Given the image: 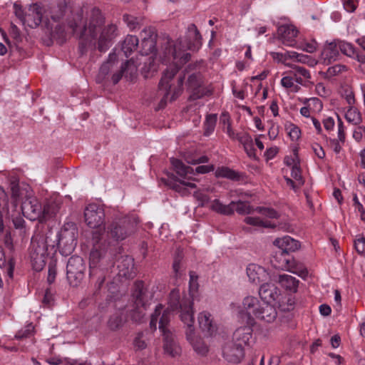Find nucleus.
<instances>
[{"instance_id":"obj_1","label":"nucleus","mask_w":365,"mask_h":365,"mask_svg":"<svg viewBox=\"0 0 365 365\" xmlns=\"http://www.w3.org/2000/svg\"><path fill=\"white\" fill-rule=\"evenodd\" d=\"M68 11L66 23L78 36L81 40L79 49L83 54L86 50L88 38H97L98 30L105 24L106 17L97 6L74 5L73 0H59L57 5L51 8V19L54 22H59Z\"/></svg>"},{"instance_id":"obj_2","label":"nucleus","mask_w":365,"mask_h":365,"mask_svg":"<svg viewBox=\"0 0 365 365\" xmlns=\"http://www.w3.org/2000/svg\"><path fill=\"white\" fill-rule=\"evenodd\" d=\"M202 36L195 24L188 25L184 38H180L173 45V48L169 50L175 65L171 66L163 72V75L159 83V90L164 93L163 97L159 103V108H163L168 99L170 102L175 101L182 91V85L185 76L180 77L178 85L172 88L170 81L178 72L181 65L188 62L191 58L187 50L197 51L202 44Z\"/></svg>"},{"instance_id":"obj_3","label":"nucleus","mask_w":365,"mask_h":365,"mask_svg":"<svg viewBox=\"0 0 365 365\" xmlns=\"http://www.w3.org/2000/svg\"><path fill=\"white\" fill-rule=\"evenodd\" d=\"M197 276L195 272H190L189 292L181 297L178 289H173L169 295V307L173 310H179L180 317L183 323H187L192 329L193 322V300L197 294Z\"/></svg>"},{"instance_id":"obj_4","label":"nucleus","mask_w":365,"mask_h":365,"mask_svg":"<svg viewBox=\"0 0 365 365\" xmlns=\"http://www.w3.org/2000/svg\"><path fill=\"white\" fill-rule=\"evenodd\" d=\"M135 230V222L126 216L114 219L106 228L108 240L114 242L125 240L134 233Z\"/></svg>"},{"instance_id":"obj_5","label":"nucleus","mask_w":365,"mask_h":365,"mask_svg":"<svg viewBox=\"0 0 365 365\" xmlns=\"http://www.w3.org/2000/svg\"><path fill=\"white\" fill-rule=\"evenodd\" d=\"M118 35L119 29L117 24L111 22L103 25L98 30L96 39L88 38L86 48L88 47L92 49L97 48L100 52H106L113 45Z\"/></svg>"},{"instance_id":"obj_6","label":"nucleus","mask_w":365,"mask_h":365,"mask_svg":"<svg viewBox=\"0 0 365 365\" xmlns=\"http://www.w3.org/2000/svg\"><path fill=\"white\" fill-rule=\"evenodd\" d=\"M153 298V294L145 287L142 281H137L134 283L132 300L136 309L137 315L133 314L132 318L135 321H138L144 316V311L149 306Z\"/></svg>"},{"instance_id":"obj_7","label":"nucleus","mask_w":365,"mask_h":365,"mask_svg":"<svg viewBox=\"0 0 365 365\" xmlns=\"http://www.w3.org/2000/svg\"><path fill=\"white\" fill-rule=\"evenodd\" d=\"M86 264L82 257L72 256L66 266V275L69 284L73 287L78 286L85 276Z\"/></svg>"},{"instance_id":"obj_8","label":"nucleus","mask_w":365,"mask_h":365,"mask_svg":"<svg viewBox=\"0 0 365 365\" xmlns=\"http://www.w3.org/2000/svg\"><path fill=\"white\" fill-rule=\"evenodd\" d=\"M21 210L23 215L31 221L38 220L41 222L42 216H46L49 213V207H42L32 193L22 202Z\"/></svg>"},{"instance_id":"obj_9","label":"nucleus","mask_w":365,"mask_h":365,"mask_svg":"<svg viewBox=\"0 0 365 365\" xmlns=\"http://www.w3.org/2000/svg\"><path fill=\"white\" fill-rule=\"evenodd\" d=\"M101 234L95 231L92 234V240L93 241V247L90 253V277L97 272L100 269L97 268V265L101 259L104 258L106 255L107 250L105 247H103L102 244L100 243L101 240Z\"/></svg>"},{"instance_id":"obj_10","label":"nucleus","mask_w":365,"mask_h":365,"mask_svg":"<svg viewBox=\"0 0 365 365\" xmlns=\"http://www.w3.org/2000/svg\"><path fill=\"white\" fill-rule=\"evenodd\" d=\"M30 257L33 268L36 271H41L45 264L47 255V248L43 240L38 241H31L30 247Z\"/></svg>"},{"instance_id":"obj_11","label":"nucleus","mask_w":365,"mask_h":365,"mask_svg":"<svg viewBox=\"0 0 365 365\" xmlns=\"http://www.w3.org/2000/svg\"><path fill=\"white\" fill-rule=\"evenodd\" d=\"M187 87L192 91L190 98L192 100H197L205 96L212 94V90L203 86V78L200 72H195L188 76L187 81Z\"/></svg>"},{"instance_id":"obj_12","label":"nucleus","mask_w":365,"mask_h":365,"mask_svg":"<svg viewBox=\"0 0 365 365\" xmlns=\"http://www.w3.org/2000/svg\"><path fill=\"white\" fill-rule=\"evenodd\" d=\"M85 222L91 228H98L104 223L105 211L98 204H89L84 210Z\"/></svg>"},{"instance_id":"obj_13","label":"nucleus","mask_w":365,"mask_h":365,"mask_svg":"<svg viewBox=\"0 0 365 365\" xmlns=\"http://www.w3.org/2000/svg\"><path fill=\"white\" fill-rule=\"evenodd\" d=\"M77 244V228L73 222L66 223L58 236V245L73 250Z\"/></svg>"},{"instance_id":"obj_14","label":"nucleus","mask_w":365,"mask_h":365,"mask_svg":"<svg viewBox=\"0 0 365 365\" xmlns=\"http://www.w3.org/2000/svg\"><path fill=\"white\" fill-rule=\"evenodd\" d=\"M141 45L143 53L145 55L156 51V42L158 38L157 31L155 27L146 26L140 32Z\"/></svg>"},{"instance_id":"obj_15","label":"nucleus","mask_w":365,"mask_h":365,"mask_svg":"<svg viewBox=\"0 0 365 365\" xmlns=\"http://www.w3.org/2000/svg\"><path fill=\"white\" fill-rule=\"evenodd\" d=\"M222 354L227 361L237 364L244 357V348L240 344L230 341L223 346Z\"/></svg>"},{"instance_id":"obj_16","label":"nucleus","mask_w":365,"mask_h":365,"mask_svg":"<svg viewBox=\"0 0 365 365\" xmlns=\"http://www.w3.org/2000/svg\"><path fill=\"white\" fill-rule=\"evenodd\" d=\"M43 7L38 4H33L26 8L25 25L30 28H36L43 21Z\"/></svg>"},{"instance_id":"obj_17","label":"nucleus","mask_w":365,"mask_h":365,"mask_svg":"<svg viewBox=\"0 0 365 365\" xmlns=\"http://www.w3.org/2000/svg\"><path fill=\"white\" fill-rule=\"evenodd\" d=\"M259 294L263 302L267 303L278 302L280 304L279 298L281 292L274 284L264 283L259 289Z\"/></svg>"},{"instance_id":"obj_18","label":"nucleus","mask_w":365,"mask_h":365,"mask_svg":"<svg viewBox=\"0 0 365 365\" xmlns=\"http://www.w3.org/2000/svg\"><path fill=\"white\" fill-rule=\"evenodd\" d=\"M163 335V350L165 354L171 357H176L181 354V348L175 338V336L170 331H164Z\"/></svg>"},{"instance_id":"obj_19","label":"nucleus","mask_w":365,"mask_h":365,"mask_svg":"<svg viewBox=\"0 0 365 365\" xmlns=\"http://www.w3.org/2000/svg\"><path fill=\"white\" fill-rule=\"evenodd\" d=\"M298 31L293 25L284 24L277 29L278 38L283 44L289 46H294L295 38Z\"/></svg>"},{"instance_id":"obj_20","label":"nucleus","mask_w":365,"mask_h":365,"mask_svg":"<svg viewBox=\"0 0 365 365\" xmlns=\"http://www.w3.org/2000/svg\"><path fill=\"white\" fill-rule=\"evenodd\" d=\"M117 269L120 277L127 279L134 277V259L128 255L120 257L118 260Z\"/></svg>"},{"instance_id":"obj_21","label":"nucleus","mask_w":365,"mask_h":365,"mask_svg":"<svg viewBox=\"0 0 365 365\" xmlns=\"http://www.w3.org/2000/svg\"><path fill=\"white\" fill-rule=\"evenodd\" d=\"M292 70L287 71L286 74H290L299 86H306L307 81L311 78L309 71L304 67L294 64H287Z\"/></svg>"},{"instance_id":"obj_22","label":"nucleus","mask_w":365,"mask_h":365,"mask_svg":"<svg viewBox=\"0 0 365 365\" xmlns=\"http://www.w3.org/2000/svg\"><path fill=\"white\" fill-rule=\"evenodd\" d=\"M259 311L255 312V317L259 320L268 323L274 322L277 317V312L275 307L270 303L262 302Z\"/></svg>"},{"instance_id":"obj_23","label":"nucleus","mask_w":365,"mask_h":365,"mask_svg":"<svg viewBox=\"0 0 365 365\" xmlns=\"http://www.w3.org/2000/svg\"><path fill=\"white\" fill-rule=\"evenodd\" d=\"M187 325L186 335L187 339L189 340L193 347V349L200 355L205 356L208 351V348L201 339L195 338L194 336V321L192 322V329L187 323H184Z\"/></svg>"},{"instance_id":"obj_24","label":"nucleus","mask_w":365,"mask_h":365,"mask_svg":"<svg viewBox=\"0 0 365 365\" xmlns=\"http://www.w3.org/2000/svg\"><path fill=\"white\" fill-rule=\"evenodd\" d=\"M166 184L170 188L179 192L181 195H187L190 192L189 189L196 187V185L192 182H186L182 180H179L176 177L173 176L168 180Z\"/></svg>"},{"instance_id":"obj_25","label":"nucleus","mask_w":365,"mask_h":365,"mask_svg":"<svg viewBox=\"0 0 365 365\" xmlns=\"http://www.w3.org/2000/svg\"><path fill=\"white\" fill-rule=\"evenodd\" d=\"M198 323L202 331L211 336L217 331V325L213 322L210 313L202 312L198 315Z\"/></svg>"},{"instance_id":"obj_26","label":"nucleus","mask_w":365,"mask_h":365,"mask_svg":"<svg viewBox=\"0 0 365 365\" xmlns=\"http://www.w3.org/2000/svg\"><path fill=\"white\" fill-rule=\"evenodd\" d=\"M11 197L15 203L18 201H24L31 193L32 190L27 185H20L16 181L11 182Z\"/></svg>"},{"instance_id":"obj_27","label":"nucleus","mask_w":365,"mask_h":365,"mask_svg":"<svg viewBox=\"0 0 365 365\" xmlns=\"http://www.w3.org/2000/svg\"><path fill=\"white\" fill-rule=\"evenodd\" d=\"M252 336V329L250 326H245L237 329L233 333L232 340V341L235 344H240L242 347L247 344H249V342Z\"/></svg>"},{"instance_id":"obj_28","label":"nucleus","mask_w":365,"mask_h":365,"mask_svg":"<svg viewBox=\"0 0 365 365\" xmlns=\"http://www.w3.org/2000/svg\"><path fill=\"white\" fill-rule=\"evenodd\" d=\"M321 55L324 63L329 64L332 61H335L339 56L337 40L328 43L324 48Z\"/></svg>"},{"instance_id":"obj_29","label":"nucleus","mask_w":365,"mask_h":365,"mask_svg":"<svg viewBox=\"0 0 365 365\" xmlns=\"http://www.w3.org/2000/svg\"><path fill=\"white\" fill-rule=\"evenodd\" d=\"M274 245L279 247L283 252H294L297 250L300 245L297 240H294L289 236H285L282 238H277L274 241Z\"/></svg>"},{"instance_id":"obj_30","label":"nucleus","mask_w":365,"mask_h":365,"mask_svg":"<svg viewBox=\"0 0 365 365\" xmlns=\"http://www.w3.org/2000/svg\"><path fill=\"white\" fill-rule=\"evenodd\" d=\"M128 71H130V76H132L133 73H135L136 72V68L134 66V63L132 60L127 61L123 64H122L120 71L115 73L112 76L111 78L113 84L118 83L123 75H125V77H127V73Z\"/></svg>"},{"instance_id":"obj_31","label":"nucleus","mask_w":365,"mask_h":365,"mask_svg":"<svg viewBox=\"0 0 365 365\" xmlns=\"http://www.w3.org/2000/svg\"><path fill=\"white\" fill-rule=\"evenodd\" d=\"M262 302L253 296H247L244 298L242 302V307L246 310L248 314H253L255 317V312L259 311Z\"/></svg>"},{"instance_id":"obj_32","label":"nucleus","mask_w":365,"mask_h":365,"mask_svg":"<svg viewBox=\"0 0 365 365\" xmlns=\"http://www.w3.org/2000/svg\"><path fill=\"white\" fill-rule=\"evenodd\" d=\"M279 284L292 292H296L298 288L299 280L289 274H281L278 277Z\"/></svg>"},{"instance_id":"obj_33","label":"nucleus","mask_w":365,"mask_h":365,"mask_svg":"<svg viewBox=\"0 0 365 365\" xmlns=\"http://www.w3.org/2000/svg\"><path fill=\"white\" fill-rule=\"evenodd\" d=\"M126 322V317L121 312H116L110 316L107 324L112 331L120 329Z\"/></svg>"},{"instance_id":"obj_34","label":"nucleus","mask_w":365,"mask_h":365,"mask_svg":"<svg viewBox=\"0 0 365 365\" xmlns=\"http://www.w3.org/2000/svg\"><path fill=\"white\" fill-rule=\"evenodd\" d=\"M138 43L139 40L136 36L128 35L125 37L122 44V51L126 57L136 50Z\"/></svg>"},{"instance_id":"obj_35","label":"nucleus","mask_w":365,"mask_h":365,"mask_svg":"<svg viewBox=\"0 0 365 365\" xmlns=\"http://www.w3.org/2000/svg\"><path fill=\"white\" fill-rule=\"evenodd\" d=\"M247 274L252 282L258 283L261 281V277L265 274V270L260 266L250 264L247 267Z\"/></svg>"},{"instance_id":"obj_36","label":"nucleus","mask_w":365,"mask_h":365,"mask_svg":"<svg viewBox=\"0 0 365 365\" xmlns=\"http://www.w3.org/2000/svg\"><path fill=\"white\" fill-rule=\"evenodd\" d=\"M235 202H231L229 205H223L219 200H215L211 205V209L220 214L230 215L234 213Z\"/></svg>"},{"instance_id":"obj_37","label":"nucleus","mask_w":365,"mask_h":365,"mask_svg":"<svg viewBox=\"0 0 365 365\" xmlns=\"http://www.w3.org/2000/svg\"><path fill=\"white\" fill-rule=\"evenodd\" d=\"M150 334L148 331H140L136 334L133 339V346L135 350H143L148 346Z\"/></svg>"},{"instance_id":"obj_38","label":"nucleus","mask_w":365,"mask_h":365,"mask_svg":"<svg viewBox=\"0 0 365 365\" xmlns=\"http://www.w3.org/2000/svg\"><path fill=\"white\" fill-rule=\"evenodd\" d=\"M288 264V270L302 278H305L308 274V271L304 265L300 262H296L294 260L290 262L289 260H287Z\"/></svg>"},{"instance_id":"obj_39","label":"nucleus","mask_w":365,"mask_h":365,"mask_svg":"<svg viewBox=\"0 0 365 365\" xmlns=\"http://www.w3.org/2000/svg\"><path fill=\"white\" fill-rule=\"evenodd\" d=\"M170 163L178 175L185 177L187 174L192 173V168L185 165L181 160L175 158H171Z\"/></svg>"},{"instance_id":"obj_40","label":"nucleus","mask_w":365,"mask_h":365,"mask_svg":"<svg viewBox=\"0 0 365 365\" xmlns=\"http://www.w3.org/2000/svg\"><path fill=\"white\" fill-rule=\"evenodd\" d=\"M123 21L130 30H135L139 29L143 24L144 19L140 16L137 17L128 14H124L123 15Z\"/></svg>"},{"instance_id":"obj_41","label":"nucleus","mask_w":365,"mask_h":365,"mask_svg":"<svg viewBox=\"0 0 365 365\" xmlns=\"http://www.w3.org/2000/svg\"><path fill=\"white\" fill-rule=\"evenodd\" d=\"M345 118L348 122L354 125H359L362 120L360 112L354 106H349L345 114Z\"/></svg>"},{"instance_id":"obj_42","label":"nucleus","mask_w":365,"mask_h":365,"mask_svg":"<svg viewBox=\"0 0 365 365\" xmlns=\"http://www.w3.org/2000/svg\"><path fill=\"white\" fill-rule=\"evenodd\" d=\"M281 85L293 93H297L301 89V86L295 82L290 74H287L281 79Z\"/></svg>"},{"instance_id":"obj_43","label":"nucleus","mask_w":365,"mask_h":365,"mask_svg":"<svg viewBox=\"0 0 365 365\" xmlns=\"http://www.w3.org/2000/svg\"><path fill=\"white\" fill-rule=\"evenodd\" d=\"M116 59V55L115 53H110L108 59L106 62L102 64L99 71V76L102 78H105L109 72L112 70L115 61Z\"/></svg>"},{"instance_id":"obj_44","label":"nucleus","mask_w":365,"mask_h":365,"mask_svg":"<svg viewBox=\"0 0 365 365\" xmlns=\"http://www.w3.org/2000/svg\"><path fill=\"white\" fill-rule=\"evenodd\" d=\"M245 222L247 225L259 227H275V225L270 222L264 221L259 217H246L244 220Z\"/></svg>"},{"instance_id":"obj_45","label":"nucleus","mask_w":365,"mask_h":365,"mask_svg":"<svg viewBox=\"0 0 365 365\" xmlns=\"http://www.w3.org/2000/svg\"><path fill=\"white\" fill-rule=\"evenodd\" d=\"M217 122V115L216 114H210L207 115L204 123V134L205 135H210L215 129V125Z\"/></svg>"},{"instance_id":"obj_46","label":"nucleus","mask_w":365,"mask_h":365,"mask_svg":"<svg viewBox=\"0 0 365 365\" xmlns=\"http://www.w3.org/2000/svg\"><path fill=\"white\" fill-rule=\"evenodd\" d=\"M215 175L217 178H226L230 180H235L239 177L235 171L227 167L218 168L215 171Z\"/></svg>"},{"instance_id":"obj_47","label":"nucleus","mask_w":365,"mask_h":365,"mask_svg":"<svg viewBox=\"0 0 365 365\" xmlns=\"http://www.w3.org/2000/svg\"><path fill=\"white\" fill-rule=\"evenodd\" d=\"M337 42L339 51H341L343 54L350 57H352L355 55V48L352 44L340 40H337Z\"/></svg>"},{"instance_id":"obj_48","label":"nucleus","mask_w":365,"mask_h":365,"mask_svg":"<svg viewBox=\"0 0 365 365\" xmlns=\"http://www.w3.org/2000/svg\"><path fill=\"white\" fill-rule=\"evenodd\" d=\"M235 210H236V212L240 215L250 214L253 211H255V209L250 206L248 202L242 201L235 202L234 206V211Z\"/></svg>"},{"instance_id":"obj_49","label":"nucleus","mask_w":365,"mask_h":365,"mask_svg":"<svg viewBox=\"0 0 365 365\" xmlns=\"http://www.w3.org/2000/svg\"><path fill=\"white\" fill-rule=\"evenodd\" d=\"M294 165L292 168V177L297 182V186L301 187L304 185V181L302 178L301 170L299 166L298 165V163L296 160H293Z\"/></svg>"},{"instance_id":"obj_50","label":"nucleus","mask_w":365,"mask_h":365,"mask_svg":"<svg viewBox=\"0 0 365 365\" xmlns=\"http://www.w3.org/2000/svg\"><path fill=\"white\" fill-rule=\"evenodd\" d=\"M96 276L97 279L95 282V292L93 293L94 295H98L99 293V291L101 290L104 282H105V275L103 272V270H98L97 272H96L92 277H90L91 280L93 279V277Z\"/></svg>"},{"instance_id":"obj_51","label":"nucleus","mask_w":365,"mask_h":365,"mask_svg":"<svg viewBox=\"0 0 365 365\" xmlns=\"http://www.w3.org/2000/svg\"><path fill=\"white\" fill-rule=\"evenodd\" d=\"M255 210L269 218L277 219L279 217L278 212L273 208L265 207H257L255 209Z\"/></svg>"},{"instance_id":"obj_52","label":"nucleus","mask_w":365,"mask_h":365,"mask_svg":"<svg viewBox=\"0 0 365 365\" xmlns=\"http://www.w3.org/2000/svg\"><path fill=\"white\" fill-rule=\"evenodd\" d=\"M170 312L168 309L165 310L163 312L162 316L160 318L159 320V329L162 331V334H164V331H170L168 329V325L170 322Z\"/></svg>"},{"instance_id":"obj_53","label":"nucleus","mask_w":365,"mask_h":365,"mask_svg":"<svg viewBox=\"0 0 365 365\" xmlns=\"http://www.w3.org/2000/svg\"><path fill=\"white\" fill-rule=\"evenodd\" d=\"M34 329V327L32 324L26 325L23 329H20L15 335V338L18 339H23L28 338L31 336Z\"/></svg>"},{"instance_id":"obj_54","label":"nucleus","mask_w":365,"mask_h":365,"mask_svg":"<svg viewBox=\"0 0 365 365\" xmlns=\"http://www.w3.org/2000/svg\"><path fill=\"white\" fill-rule=\"evenodd\" d=\"M297 62L308 64L309 66H314L317 61L312 58L310 56L302 54V53H296L295 58Z\"/></svg>"},{"instance_id":"obj_55","label":"nucleus","mask_w":365,"mask_h":365,"mask_svg":"<svg viewBox=\"0 0 365 365\" xmlns=\"http://www.w3.org/2000/svg\"><path fill=\"white\" fill-rule=\"evenodd\" d=\"M14 14L16 15V16L21 21V22L25 25V23H26V9H23L22 6L17 4V3H14Z\"/></svg>"},{"instance_id":"obj_56","label":"nucleus","mask_w":365,"mask_h":365,"mask_svg":"<svg viewBox=\"0 0 365 365\" xmlns=\"http://www.w3.org/2000/svg\"><path fill=\"white\" fill-rule=\"evenodd\" d=\"M163 306L158 304L156 306L154 312L152 314L150 317V326L152 329H155L159 316L161 314Z\"/></svg>"},{"instance_id":"obj_57","label":"nucleus","mask_w":365,"mask_h":365,"mask_svg":"<svg viewBox=\"0 0 365 365\" xmlns=\"http://www.w3.org/2000/svg\"><path fill=\"white\" fill-rule=\"evenodd\" d=\"M57 274L56 262L51 261L48 264L47 281L49 284L54 282Z\"/></svg>"},{"instance_id":"obj_58","label":"nucleus","mask_w":365,"mask_h":365,"mask_svg":"<svg viewBox=\"0 0 365 365\" xmlns=\"http://www.w3.org/2000/svg\"><path fill=\"white\" fill-rule=\"evenodd\" d=\"M287 129L289 130L288 134L292 140H297L299 138L301 131L297 125L290 124Z\"/></svg>"},{"instance_id":"obj_59","label":"nucleus","mask_w":365,"mask_h":365,"mask_svg":"<svg viewBox=\"0 0 365 365\" xmlns=\"http://www.w3.org/2000/svg\"><path fill=\"white\" fill-rule=\"evenodd\" d=\"M8 196L2 187L0 186V210H8Z\"/></svg>"},{"instance_id":"obj_60","label":"nucleus","mask_w":365,"mask_h":365,"mask_svg":"<svg viewBox=\"0 0 365 365\" xmlns=\"http://www.w3.org/2000/svg\"><path fill=\"white\" fill-rule=\"evenodd\" d=\"M297 52L295 51H286L285 53H274V55L277 56H281V58H279V61L285 63L287 65V63H285V61L287 59H294L296 56Z\"/></svg>"},{"instance_id":"obj_61","label":"nucleus","mask_w":365,"mask_h":365,"mask_svg":"<svg viewBox=\"0 0 365 365\" xmlns=\"http://www.w3.org/2000/svg\"><path fill=\"white\" fill-rule=\"evenodd\" d=\"M237 139L243 145L244 148L253 143L252 137L247 133L237 135Z\"/></svg>"},{"instance_id":"obj_62","label":"nucleus","mask_w":365,"mask_h":365,"mask_svg":"<svg viewBox=\"0 0 365 365\" xmlns=\"http://www.w3.org/2000/svg\"><path fill=\"white\" fill-rule=\"evenodd\" d=\"M338 139L344 144L346 139L344 126L340 117L338 115Z\"/></svg>"},{"instance_id":"obj_63","label":"nucleus","mask_w":365,"mask_h":365,"mask_svg":"<svg viewBox=\"0 0 365 365\" xmlns=\"http://www.w3.org/2000/svg\"><path fill=\"white\" fill-rule=\"evenodd\" d=\"M43 207H49V213L46 216H42L41 222L46 221L48 218L54 216L58 211L57 206L55 204H48L43 206Z\"/></svg>"},{"instance_id":"obj_64","label":"nucleus","mask_w":365,"mask_h":365,"mask_svg":"<svg viewBox=\"0 0 365 365\" xmlns=\"http://www.w3.org/2000/svg\"><path fill=\"white\" fill-rule=\"evenodd\" d=\"M354 246L356 250L359 254H363L365 252V238L361 237L355 240Z\"/></svg>"}]
</instances>
